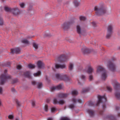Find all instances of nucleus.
<instances>
[{"label": "nucleus", "instance_id": "21", "mask_svg": "<svg viewBox=\"0 0 120 120\" xmlns=\"http://www.w3.org/2000/svg\"><path fill=\"white\" fill-rule=\"evenodd\" d=\"M68 94H67L60 93L58 94V97L60 98H65L68 96Z\"/></svg>", "mask_w": 120, "mask_h": 120}, {"label": "nucleus", "instance_id": "58", "mask_svg": "<svg viewBox=\"0 0 120 120\" xmlns=\"http://www.w3.org/2000/svg\"><path fill=\"white\" fill-rule=\"evenodd\" d=\"M47 120H53L52 119V118H49Z\"/></svg>", "mask_w": 120, "mask_h": 120}, {"label": "nucleus", "instance_id": "55", "mask_svg": "<svg viewBox=\"0 0 120 120\" xmlns=\"http://www.w3.org/2000/svg\"><path fill=\"white\" fill-rule=\"evenodd\" d=\"M103 112V111H100L99 112V114L100 115H102V113Z\"/></svg>", "mask_w": 120, "mask_h": 120}, {"label": "nucleus", "instance_id": "44", "mask_svg": "<svg viewBox=\"0 0 120 120\" xmlns=\"http://www.w3.org/2000/svg\"><path fill=\"white\" fill-rule=\"evenodd\" d=\"M93 76L92 75H90L89 76V80L90 81H91L93 79Z\"/></svg>", "mask_w": 120, "mask_h": 120}, {"label": "nucleus", "instance_id": "26", "mask_svg": "<svg viewBox=\"0 0 120 120\" xmlns=\"http://www.w3.org/2000/svg\"><path fill=\"white\" fill-rule=\"evenodd\" d=\"M74 4L76 7L78 6L80 4L79 2L77 0H75L74 1Z\"/></svg>", "mask_w": 120, "mask_h": 120}, {"label": "nucleus", "instance_id": "54", "mask_svg": "<svg viewBox=\"0 0 120 120\" xmlns=\"http://www.w3.org/2000/svg\"><path fill=\"white\" fill-rule=\"evenodd\" d=\"M2 91V89L0 87V93H1Z\"/></svg>", "mask_w": 120, "mask_h": 120}, {"label": "nucleus", "instance_id": "53", "mask_svg": "<svg viewBox=\"0 0 120 120\" xmlns=\"http://www.w3.org/2000/svg\"><path fill=\"white\" fill-rule=\"evenodd\" d=\"M120 108V107H116V111H117Z\"/></svg>", "mask_w": 120, "mask_h": 120}, {"label": "nucleus", "instance_id": "41", "mask_svg": "<svg viewBox=\"0 0 120 120\" xmlns=\"http://www.w3.org/2000/svg\"><path fill=\"white\" fill-rule=\"evenodd\" d=\"M56 109L55 107H53L51 108V112H54L56 110Z\"/></svg>", "mask_w": 120, "mask_h": 120}, {"label": "nucleus", "instance_id": "31", "mask_svg": "<svg viewBox=\"0 0 120 120\" xmlns=\"http://www.w3.org/2000/svg\"><path fill=\"white\" fill-rule=\"evenodd\" d=\"M41 74V72L40 71H38L37 73H34V76L37 77L39 76Z\"/></svg>", "mask_w": 120, "mask_h": 120}, {"label": "nucleus", "instance_id": "28", "mask_svg": "<svg viewBox=\"0 0 120 120\" xmlns=\"http://www.w3.org/2000/svg\"><path fill=\"white\" fill-rule=\"evenodd\" d=\"M4 9L5 11L7 12H11L12 9L7 7H5L4 8Z\"/></svg>", "mask_w": 120, "mask_h": 120}, {"label": "nucleus", "instance_id": "42", "mask_svg": "<svg viewBox=\"0 0 120 120\" xmlns=\"http://www.w3.org/2000/svg\"><path fill=\"white\" fill-rule=\"evenodd\" d=\"M107 90L109 91H112V88L110 86H108L107 87Z\"/></svg>", "mask_w": 120, "mask_h": 120}, {"label": "nucleus", "instance_id": "39", "mask_svg": "<svg viewBox=\"0 0 120 120\" xmlns=\"http://www.w3.org/2000/svg\"><path fill=\"white\" fill-rule=\"evenodd\" d=\"M74 104H71L69 106V107L71 109H73V108H74Z\"/></svg>", "mask_w": 120, "mask_h": 120}, {"label": "nucleus", "instance_id": "33", "mask_svg": "<svg viewBox=\"0 0 120 120\" xmlns=\"http://www.w3.org/2000/svg\"><path fill=\"white\" fill-rule=\"evenodd\" d=\"M79 19L80 20L82 21H84L86 19V18L85 17L82 16H80Z\"/></svg>", "mask_w": 120, "mask_h": 120}, {"label": "nucleus", "instance_id": "36", "mask_svg": "<svg viewBox=\"0 0 120 120\" xmlns=\"http://www.w3.org/2000/svg\"><path fill=\"white\" fill-rule=\"evenodd\" d=\"M78 93V92L76 90H74L72 92V94L73 95H76Z\"/></svg>", "mask_w": 120, "mask_h": 120}, {"label": "nucleus", "instance_id": "46", "mask_svg": "<svg viewBox=\"0 0 120 120\" xmlns=\"http://www.w3.org/2000/svg\"><path fill=\"white\" fill-rule=\"evenodd\" d=\"M81 79L83 80H84L85 79L86 77L85 76L83 75H82L81 76Z\"/></svg>", "mask_w": 120, "mask_h": 120}, {"label": "nucleus", "instance_id": "45", "mask_svg": "<svg viewBox=\"0 0 120 120\" xmlns=\"http://www.w3.org/2000/svg\"><path fill=\"white\" fill-rule=\"evenodd\" d=\"M92 25L94 27H95L96 26V24L94 22H92Z\"/></svg>", "mask_w": 120, "mask_h": 120}, {"label": "nucleus", "instance_id": "43", "mask_svg": "<svg viewBox=\"0 0 120 120\" xmlns=\"http://www.w3.org/2000/svg\"><path fill=\"white\" fill-rule=\"evenodd\" d=\"M20 5L21 7L22 8H23L24 7L25 4L24 3H21L20 4Z\"/></svg>", "mask_w": 120, "mask_h": 120}, {"label": "nucleus", "instance_id": "3", "mask_svg": "<svg viewBox=\"0 0 120 120\" xmlns=\"http://www.w3.org/2000/svg\"><path fill=\"white\" fill-rule=\"evenodd\" d=\"M96 15L98 16H100L104 14L106 12L105 8L103 7H101L96 6L94 8Z\"/></svg>", "mask_w": 120, "mask_h": 120}, {"label": "nucleus", "instance_id": "9", "mask_svg": "<svg viewBox=\"0 0 120 120\" xmlns=\"http://www.w3.org/2000/svg\"><path fill=\"white\" fill-rule=\"evenodd\" d=\"M74 22V21L72 20L70 21V22H65L62 26V27L64 29L67 30L68 29L71 24H72Z\"/></svg>", "mask_w": 120, "mask_h": 120}, {"label": "nucleus", "instance_id": "1", "mask_svg": "<svg viewBox=\"0 0 120 120\" xmlns=\"http://www.w3.org/2000/svg\"><path fill=\"white\" fill-rule=\"evenodd\" d=\"M97 73L98 74L101 73V78L102 80H105L107 77L106 70L101 66H99L97 67Z\"/></svg>", "mask_w": 120, "mask_h": 120}, {"label": "nucleus", "instance_id": "16", "mask_svg": "<svg viewBox=\"0 0 120 120\" xmlns=\"http://www.w3.org/2000/svg\"><path fill=\"white\" fill-rule=\"evenodd\" d=\"M32 84L34 85H37V87L38 89H40L42 86V84L41 82L37 83L36 81H34L32 82Z\"/></svg>", "mask_w": 120, "mask_h": 120}, {"label": "nucleus", "instance_id": "6", "mask_svg": "<svg viewBox=\"0 0 120 120\" xmlns=\"http://www.w3.org/2000/svg\"><path fill=\"white\" fill-rule=\"evenodd\" d=\"M113 26L112 24H110L109 25L107 29V33L106 36L107 38L110 37L112 33Z\"/></svg>", "mask_w": 120, "mask_h": 120}, {"label": "nucleus", "instance_id": "13", "mask_svg": "<svg viewBox=\"0 0 120 120\" xmlns=\"http://www.w3.org/2000/svg\"><path fill=\"white\" fill-rule=\"evenodd\" d=\"M64 102V101L63 100H60L58 101L56 98H54L53 99V103L54 104H58L60 105H63Z\"/></svg>", "mask_w": 120, "mask_h": 120}, {"label": "nucleus", "instance_id": "32", "mask_svg": "<svg viewBox=\"0 0 120 120\" xmlns=\"http://www.w3.org/2000/svg\"><path fill=\"white\" fill-rule=\"evenodd\" d=\"M22 42L23 43L27 44H29V41L26 39L22 40Z\"/></svg>", "mask_w": 120, "mask_h": 120}, {"label": "nucleus", "instance_id": "7", "mask_svg": "<svg viewBox=\"0 0 120 120\" xmlns=\"http://www.w3.org/2000/svg\"><path fill=\"white\" fill-rule=\"evenodd\" d=\"M68 57L66 55L62 54L60 55L57 59L58 61L62 62L67 61L68 60Z\"/></svg>", "mask_w": 120, "mask_h": 120}, {"label": "nucleus", "instance_id": "15", "mask_svg": "<svg viewBox=\"0 0 120 120\" xmlns=\"http://www.w3.org/2000/svg\"><path fill=\"white\" fill-rule=\"evenodd\" d=\"M82 51L84 54L89 53L90 51L89 49L86 47H83L82 49Z\"/></svg>", "mask_w": 120, "mask_h": 120}, {"label": "nucleus", "instance_id": "18", "mask_svg": "<svg viewBox=\"0 0 120 120\" xmlns=\"http://www.w3.org/2000/svg\"><path fill=\"white\" fill-rule=\"evenodd\" d=\"M20 49L19 48H16L14 49H11V52L12 54L18 53L20 51Z\"/></svg>", "mask_w": 120, "mask_h": 120}, {"label": "nucleus", "instance_id": "51", "mask_svg": "<svg viewBox=\"0 0 120 120\" xmlns=\"http://www.w3.org/2000/svg\"><path fill=\"white\" fill-rule=\"evenodd\" d=\"M109 118L110 119H111L112 120H114V119H115V118L114 117L112 116L109 117Z\"/></svg>", "mask_w": 120, "mask_h": 120}, {"label": "nucleus", "instance_id": "34", "mask_svg": "<svg viewBox=\"0 0 120 120\" xmlns=\"http://www.w3.org/2000/svg\"><path fill=\"white\" fill-rule=\"evenodd\" d=\"M4 22L2 18L0 16V25H2L4 24Z\"/></svg>", "mask_w": 120, "mask_h": 120}, {"label": "nucleus", "instance_id": "2", "mask_svg": "<svg viewBox=\"0 0 120 120\" xmlns=\"http://www.w3.org/2000/svg\"><path fill=\"white\" fill-rule=\"evenodd\" d=\"M7 70H5L4 71V74H2L0 77V84L1 85H3L4 82L6 81L7 79H9L11 78V76L8 75L6 73Z\"/></svg>", "mask_w": 120, "mask_h": 120}, {"label": "nucleus", "instance_id": "5", "mask_svg": "<svg viewBox=\"0 0 120 120\" xmlns=\"http://www.w3.org/2000/svg\"><path fill=\"white\" fill-rule=\"evenodd\" d=\"M114 86L116 90L115 93V96L118 99L120 100V94L119 92V91H118V90L120 89V84L118 82H116Z\"/></svg>", "mask_w": 120, "mask_h": 120}, {"label": "nucleus", "instance_id": "48", "mask_svg": "<svg viewBox=\"0 0 120 120\" xmlns=\"http://www.w3.org/2000/svg\"><path fill=\"white\" fill-rule=\"evenodd\" d=\"M16 102L17 106H20V104L19 101L17 100L16 101Z\"/></svg>", "mask_w": 120, "mask_h": 120}, {"label": "nucleus", "instance_id": "11", "mask_svg": "<svg viewBox=\"0 0 120 120\" xmlns=\"http://www.w3.org/2000/svg\"><path fill=\"white\" fill-rule=\"evenodd\" d=\"M63 84H61L56 86H53L50 88L51 91L52 92L54 91L55 90H58L61 89L63 87Z\"/></svg>", "mask_w": 120, "mask_h": 120}, {"label": "nucleus", "instance_id": "29", "mask_svg": "<svg viewBox=\"0 0 120 120\" xmlns=\"http://www.w3.org/2000/svg\"><path fill=\"white\" fill-rule=\"evenodd\" d=\"M89 90V88H86L83 89L82 91V93H84L88 91Z\"/></svg>", "mask_w": 120, "mask_h": 120}, {"label": "nucleus", "instance_id": "27", "mask_svg": "<svg viewBox=\"0 0 120 120\" xmlns=\"http://www.w3.org/2000/svg\"><path fill=\"white\" fill-rule=\"evenodd\" d=\"M73 64L72 63H70L69 64L68 67V69L70 71L72 70L73 68Z\"/></svg>", "mask_w": 120, "mask_h": 120}, {"label": "nucleus", "instance_id": "57", "mask_svg": "<svg viewBox=\"0 0 120 120\" xmlns=\"http://www.w3.org/2000/svg\"><path fill=\"white\" fill-rule=\"evenodd\" d=\"M102 107L104 109H105L106 108V106L105 105H103Z\"/></svg>", "mask_w": 120, "mask_h": 120}, {"label": "nucleus", "instance_id": "4", "mask_svg": "<svg viewBox=\"0 0 120 120\" xmlns=\"http://www.w3.org/2000/svg\"><path fill=\"white\" fill-rule=\"evenodd\" d=\"M56 78L57 79L67 81L69 80L68 77L66 75H61L59 74H56L55 75Z\"/></svg>", "mask_w": 120, "mask_h": 120}, {"label": "nucleus", "instance_id": "17", "mask_svg": "<svg viewBox=\"0 0 120 120\" xmlns=\"http://www.w3.org/2000/svg\"><path fill=\"white\" fill-rule=\"evenodd\" d=\"M37 65L39 68L41 69L44 67V64L42 61H38L37 63Z\"/></svg>", "mask_w": 120, "mask_h": 120}, {"label": "nucleus", "instance_id": "35", "mask_svg": "<svg viewBox=\"0 0 120 120\" xmlns=\"http://www.w3.org/2000/svg\"><path fill=\"white\" fill-rule=\"evenodd\" d=\"M33 47L34 48L35 50H37L38 48V45L35 43H34L33 44Z\"/></svg>", "mask_w": 120, "mask_h": 120}, {"label": "nucleus", "instance_id": "23", "mask_svg": "<svg viewBox=\"0 0 120 120\" xmlns=\"http://www.w3.org/2000/svg\"><path fill=\"white\" fill-rule=\"evenodd\" d=\"M76 28L77 31L78 33L80 35L82 34V33L81 30L80 26L79 25H78L77 26Z\"/></svg>", "mask_w": 120, "mask_h": 120}, {"label": "nucleus", "instance_id": "37", "mask_svg": "<svg viewBox=\"0 0 120 120\" xmlns=\"http://www.w3.org/2000/svg\"><path fill=\"white\" fill-rule=\"evenodd\" d=\"M8 118L12 120L14 118V116L12 115H10L8 116Z\"/></svg>", "mask_w": 120, "mask_h": 120}, {"label": "nucleus", "instance_id": "50", "mask_svg": "<svg viewBox=\"0 0 120 120\" xmlns=\"http://www.w3.org/2000/svg\"><path fill=\"white\" fill-rule=\"evenodd\" d=\"M32 104L33 106H34L35 104V102L34 101H32Z\"/></svg>", "mask_w": 120, "mask_h": 120}, {"label": "nucleus", "instance_id": "25", "mask_svg": "<svg viewBox=\"0 0 120 120\" xmlns=\"http://www.w3.org/2000/svg\"><path fill=\"white\" fill-rule=\"evenodd\" d=\"M86 104L88 106H94V103L91 101H89L87 102Z\"/></svg>", "mask_w": 120, "mask_h": 120}, {"label": "nucleus", "instance_id": "30", "mask_svg": "<svg viewBox=\"0 0 120 120\" xmlns=\"http://www.w3.org/2000/svg\"><path fill=\"white\" fill-rule=\"evenodd\" d=\"M28 67L30 69H33L35 68V66L34 65L30 64L28 65Z\"/></svg>", "mask_w": 120, "mask_h": 120}, {"label": "nucleus", "instance_id": "60", "mask_svg": "<svg viewBox=\"0 0 120 120\" xmlns=\"http://www.w3.org/2000/svg\"><path fill=\"white\" fill-rule=\"evenodd\" d=\"M15 120H19V119L18 118H16L15 119Z\"/></svg>", "mask_w": 120, "mask_h": 120}, {"label": "nucleus", "instance_id": "61", "mask_svg": "<svg viewBox=\"0 0 120 120\" xmlns=\"http://www.w3.org/2000/svg\"><path fill=\"white\" fill-rule=\"evenodd\" d=\"M115 58H114L113 59H113V60H115Z\"/></svg>", "mask_w": 120, "mask_h": 120}, {"label": "nucleus", "instance_id": "59", "mask_svg": "<svg viewBox=\"0 0 120 120\" xmlns=\"http://www.w3.org/2000/svg\"><path fill=\"white\" fill-rule=\"evenodd\" d=\"M118 116L119 117L120 116V113H118Z\"/></svg>", "mask_w": 120, "mask_h": 120}, {"label": "nucleus", "instance_id": "62", "mask_svg": "<svg viewBox=\"0 0 120 120\" xmlns=\"http://www.w3.org/2000/svg\"><path fill=\"white\" fill-rule=\"evenodd\" d=\"M52 69H53V71H55V70L53 68H52Z\"/></svg>", "mask_w": 120, "mask_h": 120}, {"label": "nucleus", "instance_id": "8", "mask_svg": "<svg viewBox=\"0 0 120 120\" xmlns=\"http://www.w3.org/2000/svg\"><path fill=\"white\" fill-rule=\"evenodd\" d=\"M98 101L96 104V106L98 105L101 102H105L106 101V98L105 95L103 96L98 95Z\"/></svg>", "mask_w": 120, "mask_h": 120}, {"label": "nucleus", "instance_id": "12", "mask_svg": "<svg viewBox=\"0 0 120 120\" xmlns=\"http://www.w3.org/2000/svg\"><path fill=\"white\" fill-rule=\"evenodd\" d=\"M71 101L74 104L77 103H82L83 101L80 99H77L75 98H73L71 99Z\"/></svg>", "mask_w": 120, "mask_h": 120}, {"label": "nucleus", "instance_id": "63", "mask_svg": "<svg viewBox=\"0 0 120 120\" xmlns=\"http://www.w3.org/2000/svg\"><path fill=\"white\" fill-rule=\"evenodd\" d=\"M78 83H79V82H78Z\"/></svg>", "mask_w": 120, "mask_h": 120}, {"label": "nucleus", "instance_id": "20", "mask_svg": "<svg viewBox=\"0 0 120 120\" xmlns=\"http://www.w3.org/2000/svg\"><path fill=\"white\" fill-rule=\"evenodd\" d=\"M11 12L14 15H17L19 14V11L17 8H15L12 9Z\"/></svg>", "mask_w": 120, "mask_h": 120}, {"label": "nucleus", "instance_id": "49", "mask_svg": "<svg viewBox=\"0 0 120 120\" xmlns=\"http://www.w3.org/2000/svg\"><path fill=\"white\" fill-rule=\"evenodd\" d=\"M10 63H7V65H2V66L3 67V66H9L10 65Z\"/></svg>", "mask_w": 120, "mask_h": 120}, {"label": "nucleus", "instance_id": "10", "mask_svg": "<svg viewBox=\"0 0 120 120\" xmlns=\"http://www.w3.org/2000/svg\"><path fill=\"white\" fill-rule=\"evenodd\" d=\"M107 67L112 71H114L116 69L115 64L111 61H109L108 62Z\"/></svg>", "mask_w": 120, "mask_h": 120}, {"label": "nucleus", "instance_id": "24", "mask_svg": "<svg viewBox=\"0 0 120 120\" xmlns=\"http://www.w3.org/2000/svg\"><path fill=\"white\" fill-rule=\"evenodd\" d=\"M24 75L26 77L28 78H30L31 77L30 72L29 71H27L25 72L24 73Z\"/></svg>", "mask_w": 120, "mask_h": 120}, {"label": "nucleus", "instance_id": "40", "mask_svg": "<svg viewBox=\"0 0 120 120\" xmlns=\"http://www.w3.org/2000/svg\"><path fill=\"white\" fill-rule=\"evenodd\" d=\"M45 110V111L47 112L48 110V106L47 105H45L44 108Z\"/></svg>", "mask_w": 120, "mask_h": 120}, {"label": "nucleus", "instance_id": "19", "mask_svg": "<svg viewBox=\"0 0 120 120\" xmlns=\"http://www.w3.org/2000/svg\"><path fill=\"white\" fill-rule=\"evenodd\" d=\"M86 111L90 116L92 117L94 116V111L93 110L91 109H88Z\"/></svg>", "mask_w": 120, "mask_h": 120}, {"label": "nucleus", "instance_id": "14", "mask_svg": "<svg viewBox=\"0 0 120 120\" xmlns=\"http://www.w3.org/2000/svg\"><path fill=\"white\" fill-rule=\"evenodd\" d=\"M55 67L56 69L61 68V69L65 68L66 67V64H56L55 65Z\"/></svg>", "mask_w": 120, "mask_h": 120}, {"label": "nucleus", "instance_id": "38", "mask_svg": "<svg viewBox=\"0 0 120 120\" xmlns=\"http://www.w3.org/2000/svg\"><path fill=\"white\" fill-rule=\"evenodd\" d=\"M60 120H70L67 117H65L61 118Z\"/></svg>", "mask_w": 120, "mask_h": 120}, {"label": "nucleus", "instance_id": "47", "mask_svg": "<svg viewBox=\"0 0 120 120\" xmlns=\"http://www.w3.org/2000/svg\"><path fill=\"white\" fill-rule=\"evenodd\" d=\"M17 69H20L21 68V67L20 65H18L17 66Z\"/></svg>", "mask_w": 120, "mask_h": 120}, {"label": "nucleus", "instance_id": "22", "mask_svg": "<svg viewBox=\"0 0 120 120\" xmlns=\"http://www.w3.org/2000/svg\"><path fill=\"white\" fill-rule=\"evenodd\" d=\"M93 69L91 66H89L88 67L87 69L86 70V71L89 74H91L93 71Z\"/></svg>", "mask_w": 120, "mask_h": 120}, {"label": "nucleus", "instance_id": "56", "mask_svg": "<svg viewBox=\"0 0 120 120\" xmlns=\"http://www.w3.org/2000/svg\"><path fill=\"white\" fill-rule=\"evenodd\" d=\"M11 91L12 92H14L15 91V89L14 88H12L11 89Z\"/></svg>", "mask_w": 120, "mask_h": 120}, {"label": "nucleus", "instance_id": "52", "mask_svg": "<svg viewBox=\"0 0 120 120\" xmlns=\"http://www.w3.org/2000/svg\"><path fill=\"white\" fill-rule=\"evenodd\" d=\"M17 81V79L14 80H13V83H16Z\"/></svg>", "mask_w": 120, "mask_h": 120}]
</instances>
